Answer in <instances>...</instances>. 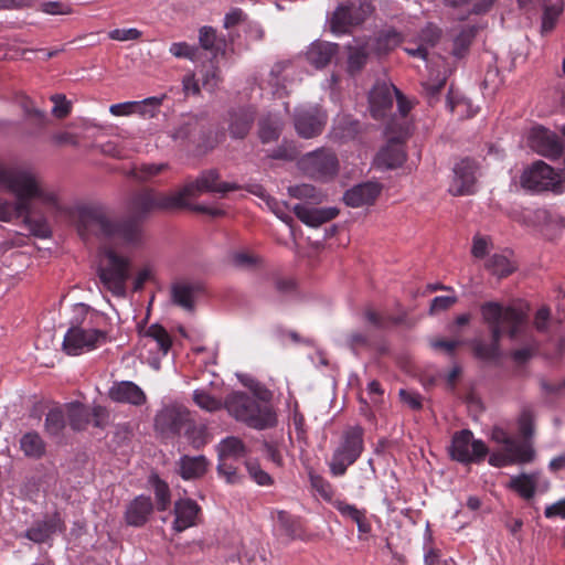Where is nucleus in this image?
<instances>
[{
    "mask_svg": "<svg viewBox=\"0 0 565 565\" xmlns=\"http://www.w3.org/2000/svg\"><path fill=\"white\" fill-rule=\"evenodd\" d=\"M224 408L236 420L254 429H268L277 424L273 408L246 392L228 394L224 399Z\"/></svg>",
    "mask_w": 565,
    "mask_h": 565,
    "instance_id": "nucleus-3",
    "label": "nucleus"
},
{
    "mask_svg": "<svg viewBox=\"0 0 565 565\" xmlns=\"http://www.w3.org/2000/svg\"><path fill=\"white\" fill-rule=\"evenodd\" d=\"M238 188L236 183L222 182L217 169H209L202 171L195 180L185 183L177 191V194L180 195L179 200L183 202V209H185L190 206L188 200L198 198L201 193L215 192L225 194Z\"/></svg>",
    "mask_w": 565,
    "mask_h": 565,
    "instance_id": "nucleus-9",
    "label": "nucleus"
},
{
    "mask_svg": "<svg viewBox=\"0 0 565 565\" xmlns=\"http://www.w3.org/2000/svg\"><path fill=\"white\" fill-rule=\"evenodd\" d=\"M510 488L515 490L521 497L531 499L535 493V479L532 476L522 473L511 479Z\"/></svg>",
    "mask_w": 565,
    "mask_h": 565,
    "instance_id": "nucleus-53",
    "label": "nucleus"
},
{
    "mask_svg": "<svg viewBox=\"0 0 565 565\" xmlns=\"http://www.w3.org/2000/svg\"><path fill=\"white\" fill-rule=\"evenodd\" d=\"M454 178L449 186L452 195H470L476 192L477 164L473 160L466 158L455 164Z\"/></svg>",
    "mask_w": 565,
    "mask_h": 565,
    "instance_id": "nucleus-17",
    "label": "nucleus"
},
{
    "mask_svg": "<svg viewBox=\"0 0 565 565\" xmlns=\"http://www.w3.org/2000/svg\"><path fill=\"white\" fill-rule=\"evenodd\" d=\"M170 53L179 58H188L194 61L196 57L198 49L189 45L185 42H175L170 46Z\"/></svg>",
    "mask_w": 565,
    "mask_h": 565,
    "instance_id": "nucleus-61",
    "label": "nucleus"
},
{
    "mask_svg": "<svg viewBox=\"0 0 565 565\" xmlns=\"http://www.w3.org/2000/svg\"><path fill=\"white\" fill-rule=\"evenodd\" d=\"M71 221L83 239L120 238L136 244L137 227L132 221L117 220L110 210L98 202L75 206L70 213Z\"/></svg>",
    "mask_w": 565,
    "mask_h": 565,
    "instance_id": "nucleus-2",
    "label": "nucleus"
},
{
    "mask_svg": "<svg viewBox=\"0 0 565 565\" xmlns=\"http://www.w3.org/2000/svg\"><path fill=\"white\" fill-rule=\"evenodd\" d=\"M294 121L298 135L310 139L321 134L326 125V115L317 106L298 107Z\"/></svg>",
    "mask_w": 565,
    "mask_h": 565,
    "instance_id": "nucleus-16",
    "label": "nucleus"
},
{
    "mask_svg": "<svg viewBox=\"0 0 565 565\" xmlns=\"http://www.w3.org/2000/svg\"><path fill=\"white\" fill-rule=\"evenodd\" d=\"M372 11L371 0H347L339 3L330 20L331 31L335 34L347 33L363 23Z\"/></svg>",
    "mask_w": 565,
    "mask_h": 565,
    "instance_id": "nucleus-8",
    "label": "nucleus"
},
{
    "mask_svg": "<svg viewBox=\"0 0 565 565\" xmlns=\"http://www.w3.org/2000/svg\"><path fill=\"white\" fill-rule=\"evenodd\" d=\"M52 102L54 103V107L52 109V113L57 118H64L66 117L71 111V103L66 100L65 96L63 95H53L51 97Z\"/></svg>",
    "mask_w": 565,
    "mask_h": 565,
    "instance_id": "nucleus-64",
    "label": "nucleus"
},
{
    "mask_svg": "<svg viewBox=\"0 0 565 565\" xmlns=\"http://www.w3.org/2000/svg\"><path fill=\"white\" fill-rule=\"evenodd\" d=\"M521 184L536 192L552 190L555 193H562L565 189L559 175L543 161H536L523 172Z\"/></svg>",
    "mask_w": 565,
    "mask_h": 565,
    "instance_id": "nucleus-11",
    "label": "nucleus"
},
{
    "mask_svg": "<svg viewBox=\"0 0 565 565\" xmlns=\"http://www.w3.org/2000/svg\"><path fill=\"white\" fill-rule=\"evenodd\" d=\"M292 211L302 223L311 227H318L339 214L337 207H312L306 204H296Z\"/></svg>",
    "mask_w": 565,
    "mask_h": 565,
    "instance_id": "nucleus-25",
    "label": "nucleus"
},
{
    "mask_svg": "<svg viewBox=\"0 0 565 565\" xmlns=\"http://www.w3.org/2000/svg\"><path fill=\"white\" fill-rule=\"evenodd\" d=\"M477 29L475 26L463 28L454 40L452 55L457 58H461L468 52L475 36Z\"/></svg>",
    "mask_w": 565,
    "mask_h": 565,
    "instance_id": "nucleus-47",
    "label": "nucleus"
},
{
    "mask_svg": "<svg viewBox=\"0 0 565 565\" xmlns=\"http://www.w3.org/2000/svg\"><path fill=\"white\" fill-rule=\"evenodd\" d=\"M171 137L181 143L194 145L209 151L221 142L224 135L215 132L207 115L201 113L184 116Z\"/></svg>",
    "mask_w": 565,
    "mask_h": 565,
    "instance_id": "nucleus-4",
    "label": "nucleus"
},
{
    "mask_svg": "<svg viewBox=\"0 0 565 565\" xmlns=\"http://www.w3.org/2000/svg\"><path fill=\"white\" fill-rule=\"evenodd\" d=\"M364 449L363 429L360 426L348 428L341 436L328 462L333 477H342L361 456Z\"/></svg>",
    "mask_w": 565,
    "mask_h": 565,
    "instance_id": "nucleus-7",
    "label": "nucleus"
},
{
    "mask_svg": "<svg viewBox=\"0 0 565 565\" xmlns=\"http://www.w3.org/2000/svg\"><path fill=\"white\" fill-rule=\"evenodd\" d=\"M338 50L339 46L335 43L317 41L309 46L307 58L317 68H322L333 60Z\"/></svg>",
    "mask_w": 565,
    "mask_h": 565,
    "instance_id": "nucleus-28",
    "label": "nucleus"
},
{
    "mask_svg": "<svg viewBox=\"0 0 565 565\" xmlns=\"http://www.w3.org/2000/svg\"><path fill=\"white\" fill-rule=\"evenodd\" d=\"M228 262L234 268L245 271L255 270L262 265V258L248 250H234L230 253Z\"/></svg>",
    "mask_w": 565,
    "mask_h": 565,
    "instance_id": "nucleus-39",
    "label": "nucleus"
},
{
    "mask_svg": "<svg viewBox=\"0 0 565 565\" xmlns=\"http://www.w3.org/2000/svg\"><path fill=\"white\" fill-rule=\"evenodd\" d=\"M298 166L305 174L317 180H329L339 170V161L335 153L326 148L306 153L299 160Z\"/></svg>",
    "mask_w": 565,
    "mask_h": 565,
    "instance_id": "nucleus-10",
    "label": "nucleus"
},
{
    "mask_svg": "<svg viewBox=\"0 0 565 565\" xmlns=\"http://www.w3.org/2000/svg\"><path fill=\"white\" fill-rule=\"evenodd\" d=\"M488 447L482 440L475 439L473 434L468 429L457 431L452 436L450 455L451 458L462 462H477L484 459Z\"/></svg>",
    "mask_w": 565,
    "mask_h": 565,
    "instance_id": "nucleus-12",
    "label": "nucleus"
},
{
    "mask_svg": "<svg viewBox=\"0 0 565 565\" xmlns=\"http://www.w3.org/2000/svg\"><path fill=\"white\" fill-rule=\"evenodd\" d=\"M177 192L171 194L157 193L147 188L136 193L130 201V215L124 221H132L137 227L136 244L140 241V223L153 211H172L183 209V202L179 200Z\"/></svg>",
    "mask_w": 565,
    "mask_h": 565,
    "instance_id": "nucleus-5",
    "label": "nucleus"
},
{
    "mask_svg": "<svg viewBox=\"0 0 565 565\" xmlns=\"http://www.w3.org/2000/svg\"><path fill=\"white\" fill-rule=\"evenodd\" d=\"M143 339L146 341L145 345H149L150 350H158L162 355H167L172 345L170 334L159 324L150 326L146 331Z\"/></svg>",
    "mask_w": 565,
    "mask_h": 565,
    "instance_id": "nucleus-34",
    "label": "nucleus"
},
{
    "mask_svg": "<svg viewBox=\"0 0 565 565\" xmlns=\"http://www.w3.org/2000/svg\"><path fill=\"white\" fill-rule=\"evenodd\" d=\"M526 316L523 310L515 307L504 308V326L511 339H515L521 330L522 324L525 322Z\"/></svg>",
    "mask_w": 565,
    "mask_h": 565,
    "instance_id": "nucleus-44",
    "label": "nucleus"
},
{
    "mask_svg": "<svg viewBox=\"0 0 565 565\" xmlns=\"http://www.w3.org/2000/svg\"><path fill=\"white\" fill-rule=\"evenodd\" d=\"M398 89L386 81H376L369 94L371 116L376 120L385 119L392 110Z\"/></svg>",
    "mask_w": 565,
    "mask_h": 565,
    "instance_id": "nucleus-14",
    "label": "nucleus"
},
{
    "mask_svg": "<svg viewBox=\"0 0 565 565\" xmlns=\"http://www.w3.org/2000/svg\"><path fill=\"white\" fill-rule=\"evenodd\" d=\"M288 193L299 200H308L312 204H319L323 201L324 194L311 184H299L288 188Z\"/></svg>",
    "mask_w": 565,
    "mask_h": 565,
    "instance_id": "nucleus-48",
    "label": "nucleus"
},
{
    "mask_svg": "<svg viewBox=\"0 0 565 565\" xmlns=\"http://www.w3.org/2000/svg\"><path fill=\"white\" fill-rule=\"evenodd\" d=\"M441 38V30L434 25L433 23H428L418 34L416 42L423 44L428 50L429 47H434Z\"/></svg>",
    "mask_w": 565,
    "mask_h": 565,
    "instance_id": "nucleus-56",
    "label": "nucleus"
},
{
    "mask_svg": "<svg viewBox=\"0 0 565 565\" xmlns=\"http://www.w3.org/2000/svg\"><path fill=\"white\" fill-rule=\"evenodd\" d=\"M486 268L492 275L503 278L511 275L515 270V265L509 259L507 255L493 254L486 263Z\"/></svg>",
    "mask_w": 565,
    "mask_h": 565,
    "instance_id": "nucleus-43",
    "label": "nucleus"
},
{
    "mask_svg": "<svg viewBox=\"0 0 565 565\" xmlns=\"http://www.w3.org/2000/svg\"><path fill=\"white\" fill-rule=\"evenodd\" d=\"M494 1L495 0H445L446 4L451 8L465 9V14L458 17L461 20L466 19L471 13H486Z\"/></svg>",
    "mask_w": 565,
    "mask_h": 565,
    "instance_id": "nucleus-41",
    "label": "nucleus"
},
{
    "mask_svg": "<svg viewBox=\"0 0 565 565\" xmlns=\"http://www.w3.org/2000/svg\"><path fill=\"white\" fill-rule=\"evenodd\" d=\"M190 419L186 408L168 406L156 416V426L162 433L181 435Z\"/></svg>",
    "mask_w": 565,
    "mask_h": 565,
    "instance_id": "nucleus-19",
    "label": "nucleus"
},
{
    "mask_svg": "<svg viewBox=\"0 0 565 565\" xmlns=\"http://www.w3.org/2000/svg\"><path fill=\"white\" fill-rule=\"evenodd\" d=\"M348 72L350 75L360 73L366 65L370 56L367 43L348 45Z\"/></svg>",
    "mask_w": 565,
    "mask_h": 565,
    "instance_id": "nucleus-38",
    "label": "nucleus"
},
{
    "mask_svg": "<svg viewBox=\"0 0 565 565\" xmlns=\"http://www.w3.org/2000/svg\"><path fill=\"white\" fill-rule=\"evenodd\" d=\"M344 345L353 353H358L360 349H364L370 345V338L364 332L353 331L345 337Z\"/></svg>",
    "mask_w": 565,
    "mask_h": 565,
    "instance_id": "nucleus-58",
    "label": "nucleus"
},
{
    "mask_svg": "<svg viewBox=\"0 0 565 565\" xmlns=\"http://www.w3.org/2000/svg\"><path fill=\"white\" fill-rule=\"evenodd\" d=\"M282 120L276 114H267L258 120V137L263 143L278 140L282 130Z\"/></svg>",
    "mask_w": 565,
    "mask_h": 565,
    "instance_id": "nucleus-33",
    "label": "nucleus"
},
{
    "mask_svg": "<svg viewBox=\"0 0 565 565\" xmlns=\"http://www.w3.org/2000/svg\"><path fill=\"white\" fill-rule=\"evenodd\" d=\"M22 223L30 234L35 237L49 238L52 235L46 217L42 214H34L32 207L22 215Z\"/></svg>",
    "mask_w": 565,
    "mask_h": 565,
    "instance_id": "nucleus-36",
    "label": "nucleus"
},
{
    "mask_svg": "<svg viewBox=\"0 0 565 565\" xmlns=\"http://www.w3.org/2000/svg\"><path fill=\"white\" fill-rule=\"evenodd\" d=\"M200 512L201 508L194 500L189 498L177 500L173 508V530L180 533L196 525Z\"/></svg>",
    "mask_w": 565,
    "mask_h": 565,
    "instance_id": "nucleus-22",
    "label": "nucleus"
},
{
    "mask_svg": "<svg viewBox=\"0 0 565 565\" xmlns=\"http://www.w3.org/2000/svg\"><path fill=\"white\" fill-rule=\"evenodd\" d=\"M446 79H437L431 83H424L423 84V93L425 94L426 98L428 99V103L431 105L439 99L440 93L443 88L445 87Z\"/></svg>",
    "mask_w": 565,
    "mask_h": 565,
    "instance_id": "nucleus-63",
    "label": "nucleus"
},
{
    "mask_svg": "<svg viewBox=\"0 0 565 565\" xmlns=\"http://www.w3.org/2000/svg\"><path fill=\"white\" fill-rule=\"evenodd\" d=\"M170 168L169 163H140L134 164L127 172L128 178L134 179L139 183L152 181L157 175Z\"/></svg>",
    "mask_w": 565,
    "mask_h": 565,
    "instance_id": "nucleus-35",
    "label": "nucleus"
},
{
    "mask_svg": "<svg viewBox=\"0 0 565 565\" xmlns=\"http://www.w3.org/2000/svg\"><path fill=\"white\" fill-rule=\"evenodd\" d=\"M194 403L203 411L215 413L224 408V401L211 395L205 390H195L193 392Z\"/></svg>",
    "mask_w": 565,
    "mask_h": 565,
    "instance_id": "nucleus-49",
    "label": "nucleus"
},
{
    "mask_svg": "<svg viewBox=\"0 0 565 565\" xmlns=\"http://www.w3.org/2000/svg\"><path fill=\"white\" fill-rule=\"evenodd\" d=\"M100 254L103 259L98 266V277L103 286L114 296L126 297V282L130 277V260L119 255L113 247L105 246Z\"/></svg>",
    "mask_w": 565,
    "mask_h": 565,
    "instance_id": "nucleus-6",
    "label": "nucleus"
},
{
    "mask_svg": "<svg viewBox=\"0 0 565 565\" xmlns=\"http://www.w3.org/2000/svg\"><path fill=\"white\" fill-rule=\"evenodd\" d=\"M381 191L382 186L377 182L360 183L345 191L343 201L351 207L371 205L375 202Z\"/></svg>",
    "mask_w": 565,
    "mask_h": 565,
    "instance_id": "nucleus-23",
    "label": "nucleus"
},
{
    "mask_svg": "<svg viewBox=\"0 0 565 565\" xmlns=\"http://www.w3.org/2000/svg\"><path fill=\"white\" fill-rule=\"evenodd\" d=\"M108 396L116 403L141 406L146 403L145 392L131 381L115 382L108 391Z\"/></svg>",
    "mask_w": 565,
    "mask_h": 565,
    "instance_id": "nucleus-24",
    "label": "nucleus"
},
{
    "mask_svg": "<svg viewBox=\"0 0 565 565\" xmlns=\"http://www.w3.org/2000/svg\"><path fill=\"white\" fill-rule=\"evenodd\" d=\"M311 487L327 501H331L334 494L333 488L329 481L315 472H309Z\"/></svg>",
    "mask_w": 565,
    "mask_h": 565,
    "instance_id": "nucleus-57",
    "label": "nucleus"
},
{
    "mask_svg": "<svg viewBox=\"0 0 565 565\" xmlns=\"http://www.w3.org/2000/svg\"><path fill=\"white\" fill-rule=\"evenodd\" d=\"M475 355L481 360L493 361L500 356V345L491 342L489 344L482 341L472 343Z\"/></svg>",
    "mask_w": 565,
    "mask_h": 565,
    "instance_id": "nucleus-55",
    "label": "nucleus"
},
{
    "mask_svg": "<svg viewBox=\"0 0 565 565\" xmlns=\"http://www.w3.org/2000/svg\"><path fill=\"white\" fill-rule=\"evenodd\" d=\"M375 478V468L373 460H367L364 465L359 467L356 473V482L360 489H364L366 484Z\"/></svg>",
    "mask_w": 565,
    "mask_h": 565,
    "instance_id": "nucleus-62",
    "label": "nucleus"
},
{
    "mask_svg": "<svg viewBox=\"0 0 565 565\" xmlns=\"http://www.w3.org/2000/svg\"><path fill=\"white\" fill-rule=\"evenodd\" d=\"M405 160V151L395 138H393L386 147L382 148L376 156L377 166L386 169L401 167Z\"/></svg>",
    "mask_w": 565,
    "mask_h": 565,
    "instance_id": "nucleus-29",
    "label": "nucleus"
},
{
    "mask_svg": "<svg viewBox=\"0 0 565 565\" xmlns=\"http://www.w3.org/2000/svg\"><path fill=\"white\" fill-rule=\"evenodd\" d=\"M65 425V413L62 408L55 407L47 413L45 418V430L47 434L57 436L63 431Z\"/></svg>",
    "mask_w": 565,
    "mask_h": 565,
    "instance_id": "nucleus-52",
    "label": "nucleus"
},
{
    "mask_svg": "<svg viewBox=\"0 0 565 565\" xmlns=\"http://www.w3.org/2000/svg\"><path fill=\"white\" fill-rule=\"evenodd\" d=\"M21 449L29 457H40L44 451V443L36 433L25 434L20 441Z\"/></svg>",
    "mask_w": 565,
    "mask_h": 565,
    "instance_id": "nucleus-54",
    "label": "nucleus"
},
{
    "mask_svg": "<svg viewBox=\"0 0 565 565\" xmlns=\"http://www.w3.org/2000/svg\"><path fill=\"white\" fill-rule=\"evenodd\" d=\"M333 507L340 512L342 516L354 521L360 533L366 534L371 531V524L366 520L364 510H360L355 505L349 504L341 500L334 501Z\"/></svg>",
    "mask_w": 565,
    "mask_h": 565,
    "instance_id": "nucleus-37",
    "label": "nucleus"
},
{
    "mask_svg": "<svg viewBox=\"0 0 565 565\" xmlns=\"http://www.w3.org/2000/svg\"><path fill=\"white\" fill-rule=\"evenodd\" d=\"M0 188L11 192L15 198L14 201L0 198L1 222H12L22 217L31 209L32 200H39L55 211L62 210L57 192L28 169L0 163Z\"/></svg>",
    "mask_w": 565,
    "mask_h": 565,
    "instance_id": "nucleus-1",
    "label": "nucleus"
},
{
    "mask_svg": "<svg viewBox=\"0 0 565 565\" xmlns=\"http://www.w3.org/2000/svg\"><path fill=\"white\" fill-rule=\"evenodd\" d=\"M65 531V522L60 512L46 513L42 519L35 520L24 532L23 536L28 540L41 544L53 539L54 535Z\"/></svg>",
    "mask_w": 565,
    "mask_h": 565,
    "instance_id": "nucleus-15",
    "label": "nucleus"
},
{
    "mask_svg": "<svg viewBox=\"0 0 565 565\" xmlns=\"http://www.w3.org/2000/svg\"><path fill=\"white\" fill-rule=\"evenodd\" d=\"M199 43L200 46L210 52L213 57L224 55L227 47L226 39L217 35L216 30L207 25L199 30Z\"/></svg>",
    "mask_w": 565,
    "mask_h": 565,
    "instance_id": "nucleus-30",
    "label": "nucleus"
},
{
    "mask_svg": "<svg viewBox=\"0 0 565 565\" xmlns=\"http://www.w3.org/2000/svg\"><path fill=\"white\" fill-rule=\"evenodd\" d=\"M374 49L379 54H385L402 42V35L394 29L381 30L375 36Z\"/></svg>",
    "mask_w": 565,
    "mask_h": 565,
    "instance_id": "nucleus-42",
    "label": "nucleus"
},
{
    "mask_svg": "<svg viewBox=\"0 0 565 565\" xmlns=\"http://www.w3.org/2000/svg\"><path fill=\"white\" fill-rule=\"evenodd\" d=\"M179 472L183 479H198L201 478L207 470V459L200 456H182L178 462Z\"/></svg>",
    "mask_w": 565,
    "mask_h": 565,
    "instance_id": "nucleus-32",
    "label": "nucleus"
},
{
    "mask_svg": "<svg viewBox=\"0 0 565 565\" xmlns=\"http://www.w3.org/2000/svg\"><path fill=\"white\" fill-rule=\"evenodd\" d=\"M149 483L154 490V495L157 500V509L159 511H164L170 505V490L168 484L162 481L157 475H153L149 478Z\"/></svg>",
    "mask_w": 565,
    "mask_h": 565,
    "instance_id": "nucleus-51",
    "label": "nucleus"
},
{
    "mask_svg": "<svg viewBox=\"0 0 565 565\" xmlns=\"http://www.w3.org/2000/svg\"><path fill=\"white\" fill-rule=\"evenodd\" d=\"M246 469L249 477L259 486H269L273 483V478L260 468L256 461H247Z\"/></svg>",
    "mask_w": 565,
    "mask_h": 565,
    "instance_id": "nucleus-59",
    "label": "nucleus"
},
{
    "mask_svg": "<svg viewBox=\"0 0 565 565\" xmlns=\"http://www.w3.org/2000/svg\"><path fill=\"white\" fill-rule=\"evenodd\" d=\"M195 292L196 288L191 284L174 282L170 290L171 302L188 312H193L195 309Z\"/></svg>",
    "mask_w": 565,
    "mask_h": 565,
    "instance_id": "nucleus-31",
    "label": "nucleus"
},
{
    "mask_svg": "<svg viewBox=\"0 0 565 565\" xmlns=\"http://www.w3.org/2000/svg\"><path fill=\"white\" fill-rule=\"evenodd\" d=\"M106 333L97 329H83L73 324L64 335L63 351L68 355H78L84 351L93 350L102 341Z\"/></svg>",
    "mask_w": 565,
    "mask_h": 565,
    "instance_id": "nucleus-13",
    "label": "nucleus"
},
{
    "mask_svg": "<svg viewBox=\"0 0 565 565\" xmlns=\"http://www.w3.org/2000/svg\"><path fill=\"white\" fill-rule=\"evenodd\" d=\"M153 511V504L149 497L139 495L135 498L125 512V519L128 525L140 527L145 525Z\"/></svg>",
    "mask_w": 565,
    "mask_h": 565,
    "instance_id": "nucleus-27",
    "label": "nucleus"
},
{
    "mask_svg": "<svg viewBox=\"0 0 565 565\" xmlns=\"http://www.w3.org/2000/svg\"><path fill=\"white\" fill-rule=\"evenodd\" d=\"M218 460L238 459L246 455L247 450L244 443L238 437H226L217 447Z\"/></svg>",
    "mask_w": 565,
    "mask_h": 565,
    "instance_id": "nucleus-40",
    "label": "nucleus"
},
{
    "mask_svg": "<svg viewBox=\"0 0 565 565\" xmlns=\"http://www.w3.org/2000/svg\"><path fill=\"white\" fill-rule=\"evenodd\" d=\"M493 441L504 446V450L508 454H512V460H519L520 462H531L535 458V450L530 443H519L501 427H494L491 433Z\"/></svg>",
    "mask_w": 565,
    "mask_h": 565,
    "instance_id": "nucleus-20",
    "label": "nucleus"
},
{
    "mask_svg": "<svg viewBox=\"0 0 565 565\" xmlns=\"http://www.w3.org/2000/svg\"><path fill=\"white\" fill-rule=\"evenodd\" d=\"M182 434L195 449H200L209 440L206 426L204 424H196L191 419H189Z\"/></svg>",
    "mask_w": 565,
    "mask_h": 565,
    "instance_id": "nucleus-45",
    "label": "nucleus"
},
{
    "mask_svg": "<svg viewBox=\"0 0 565 565\" xmlns=\"http://www.w3.org/2000/svg\"><path fill=\"white\" fill-rule=\"evenodd\" d=\"M277 525L280 533L289 540H294L300 535L299 522L285 511L277 512Z\"/></svg>",
    "mask_w": 565,
    "mask_h": 565,
    "instance_id": "nucleus-50",
    "label": "nucleus"
},
{
    "mask_svg": "<svg viewBox=\"0 0 565 565\" xmlns=\"http://www.w3.org/2000/svg\"><path fill=\"white\" fill-rule=\"evenodd\" d=\"M531 148L550 159H556L563 153V143L558 137L550 130L537 127L534 128L530 135Z\"/></svg>",
    "mask_w": 565,
    "mask_h": 565,
    "instance_id": "nucleus-18",
    "label": "nucleus"
},
{
    "mask_svg": "<svg viewBox=\"0 0 565 565\" xmlns=\"http://www.w3.org/2000/svg\"><path fill=\"white\" fill-rule=\"evenodd\" d=\"M256 110L253 107L232 108L227 111L228 132L234 139H244L255 121Z\"/></svg>",
    "mask_w": 565,
    "mask_h": 565,
    "instance_id": "nucleus-21",
    "label": "nucleus"
},
{
    "mask_svg": "<svg viewBox=\"0 0 565 565\" xmlns=\"http://www.w3.org/2000/svg\"><path fill=\"white\" fill-rule=\"evenodd\" d=\"M66 415L70 426L74 430H82L89 422V413L85 406L79 403H71L66 405Z\"/></svg>",
    "mask_w": 565,
    "mask_h": 565,
    "instance_id": "nucleus-46",
    "label": "nucleus"
},
{
    "mask_svg": "<svg viewBox=\"0 0 565 565\" xmlns=\"http://www.w3.org/2000/svg\"><path fill=\"white\" fill-rule=\"evenodd\" d=\"M483 321L488 324L491 342L500 345L504 326V307L499 302L488 301L481 308Z\"/></svg>",
    "mask_w": 565,
    "mask_h": 565,
    "instance_id": "nucleus-26",
    "label": "nucleus"
},
{
    "mask_svg": "<svg viewBox=\"0 0 565 565\" xmlns=\"http://www.w3.org/2000/svg\"><path fill=\"white\" fill-rule=\"evenodd\" d=\"M136 104V111L135 113H138L140 114L141 116L143 117H154L157 111H158V108L161 104V98H158V97H149V98H146L145 100L142 102H135Z\"/></svg>",
    "mask_w": 565,
    "mask_h": 565,
    "instance_id": "nucleus-60",
    "label": "nucleus"
}]
</instances>
